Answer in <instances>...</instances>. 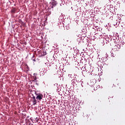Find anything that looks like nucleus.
Here are the masks:
<instances>
[{
	"mask_svg": "<svg viewBox=\"0 0 125 125\" xmlns=\"http://www.w3.org/2000/svg\"><path fill=\"white\" fill-rule=\"evenodd\" d=\"M31 60L32 61L36 62V59L34 58V56H33V57H32Z\"/></svg>",
	"mask_w": 125,
	"mask_h": 125,
	"instance_id": "0eeeda50",
	"label": "nucleus"
},
{
	"mask_svg": "<svg viewBox=\"0 0 125 125\" xmlns=\"http://www.w3.org/2000/svg\"><path fill=\"white\" fill-rule=\"evenodd\" d=\"M36 79H37V78L36 77L34 78V80H33V82H36Z\"/></svg>",
	"mask_w": 125,
	"mask_h": 125,
	"instance_id": "9d476101",
	"label": "nucleus"
},
{
	"mask_svg": "<svg viewBox=\"0 0 125 125\" xmlns=\"http://www.w3.org/2000/svg\"><path fill=\"white\" fill-rule=\"evenodd\" d=\"M107 31H111V28H110L109 27H107Z\"/></svg>",
	"mask_w": 125,
	"mask_h": 125,
	"instance_id": "1a4fd4ad",
	"label": "nucleus"
},
{
	"mask_svg": "<svg viewBox=\"0 0 125 125\" xmlns=\"http://www.w3.org/2000/svg\"><path fill=\"white\" fill-rule=\"evenodd\" d=\"M56 5V2H55L54 0L52 1L50 3V6L49 8L50 9L51 8H53Z\"/></svg>",
	"mask_w": 125,
	"mask_h": 125,
	"instance_id": "f257e3e1",
	"label": "nucleus"
},
{
	"mask_svg": "<svg viewBox=\"0 0 125 125\" xmlns=\"http://www.w3.org/2000/svg\"><path fill=\"white\" fill-rule=\"evenodd\" d=\"M34 99L39 101L42 100V94H39L37 95V97H34Z\"/></svg>",
	"mask_w": 125,
	"mask_h": 125,
	"instance_id": "f03ea898",
	"label": "nucleus"
},
{
	"mask_svg": "<svg viewBox=\"0 0 125 125\" xmlns=\"http://www.w3.org/2000/svg\"><path fill=\"white\" fill-rule=\"evenodd\" d=\"M85 31H86V27L85 26L83 28V30H82V32H85Z\"/></svg>",
	"mask_w": 125,
	"mask_h": 125,
	"instance_id": "423d86ee",
	"label": "nucleus"
},
{
	"mask_svg": "<svg viewBox=\"0 0 125 125\" xmlns=\"http://www.w3.org/2000/svg\"><path fill=\"white\" fill-rule=\"evenodd\" d=\"M97 31L98 32H101V31H102V28H101V27H99L98 28H97Z\"/></svg>",
	"mask_w": 125,
	"mask_h": 125,
	"instance_id": "20e7f679",
	"label": "nucleus"
},
{
	"mask_svg": "<svg viewBox=\"0 0 125 125\" xmlns=\"http://www.w3.org/2000/svg\"><path fill=\"white\" fill-rule=\"evenodd\" d=\"M12 13H15L16 12V10L15 9H13L11 10Z\"/></svg>",
	"mask_w": 125,
	"mask_h": 125,
	"instance_id": "39448f33",
	"label": "nucleus"
},
{
	"mask_svg": "<svg viewBox=\"0 0 125 125\" xmlns=\"http://www.w3.org/2000/svg\"><path fill=\"white\" fill-rule=\"evenodd\" d=\"M38 121H39V119H38V118H36V119H34V122H36V123H37Z\"/></svg>",
	"mask_w": 125,
	"mask_h": 125,
	"instance_id": "6e6552de",
	"label": "nucleus"
},
{
	"mask_svg": "<svg viewBox=\"0 0 125 125\" xmlns=\"http://www.w3.org/2000/svg\"><path fill=\"white\" fill-rule=\"evenodd\" d=\"M32 103H33V105L37 104V100H36V99H34V96L32 97Z\"/></svg>",
	"mask_w": 125,
	"mask_h": 125,
	"instance_id": "7ed1b4c3",
	"label": "nucleus"
}]
</instances>
